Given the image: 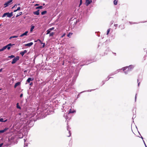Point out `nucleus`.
<instances>
[{
  "label": "nucleus",
  "mask_w": 147,
  "mask_h": 147,
  "mask_svg": "<svg viewBox=\"0 0 147 147\" xmlns=\"http://www.w3.org/2000/svg\"><path fill=\"white\" fill-rule=\"evenodd\" d=\"M130 67H131L132 68H133L134 67V66L131 65L128 67L127 66L122 68V69L124 71V72L125 74H127L129 72L131 71V69H130Z\"/></svg>",
  "instance_id": "1"
},
{
  "label": "nucleus",
  "mask_w": 147,
  "mask_h": 147,
  "mask_svg": "<svg viewBox=\"0 0 147 147\" xmlns=\"http://www.w3.org/2000/svg\"><path fill=\"white\" fill-rule=\"evenodd\" d=\"M7 16V17L9 18H11L12 16V12L9 13V12L5 13L3 14L2 17L3 18Z\"/></svg>",
  "instance_id": "2"
},
{
  "label": "nucleus",
  "mask_w": 147,
  "mask_h": 147,
  "mask_svg": "<svg viewBox=\"0 0 147 147\" xmlns=\"http://www.w3.org/2000/svg\"><path fill=\"white\" fill-rule=\"evenodd\" d=\"M19 57L18 56H17L16 57H15L12 60V61L11 62V63L12 64H14L15 63L16 61L19 60Z\"/></svg>",
  "instance_id": "3"
},
{
  "label": "nucleus",
  "mask_w": 147,
  "mask_h": 147,
  "mask_svg": "<svg viewBox=\"0 0 147 147\" xmlns=\"http://www.w3.org/2000/svg\"><path fill=\"white\" fill-rule=\"evenodd\" d=\"M12 0H9V1L7 2L4 4L5 7L8 6L10 4V3L12 1Z\"/></svg>",
  "instance_id": "4"
},
{
  "label": "nucleus",
  "mask_w": 147,
  "mask_h": 147,
  "mask_svg": "<svg viewBox=\"0 0 147 147\" xmlns=\"http://www.w3.org/2000/svg\"><path fill=\"white\" fill-rule=\"evenodd\" d=\"M92 2V0H86V6H88L89 4L91 3Z\"/></svg>",
  "instance_id": "5"
},
{
  "label": "nucleus",
  "mask_w": 147,
  "mask_h": 147,
  "mask_svg": "<svg viewBox=\"0 0 147 147\" xmlns=\"http://www.w3.org/2000/svg\"><path fill=\"white\" fill-rule=\"evenodd\" d=\"M14 44H12L11 43H9L6 46V47L7 48L8 50H9L10 49L11 47L14 45Z\"/></svg>",
  "instance_id": "6"
},
{
  "label": "nucleus",
  "mask_w": 147,
  "mask_h": 147,
  "mask_svg": "<svg viewBox=\"0 0 147 147\" xmlns=\"http://www.w3.org/2000/svg\"><path fill=\"white\" fill-rule=\"evenodd\" d=\"M69 115H68V113H66V115H64V117L65 118V119H66V120H67V121H68L69 119H70V118L69 117H68Z\"/></svg>",
  "instance_id": "7"
},
{
  "label": "nucleus",
  "mask_w": 147,
  "mask_h": 147,
  "mask_svg": "<svg viewBox=\"0 0 147 147\" xmlns=\"http://www.w3.org/2000/svg\"><path fill=\"white\" fill-rule=\"evenodd\" d=\"M28 33V31H26L24 33H23L22 34L20 35V37H22L24 36H27V34Z\"/></svg>",
  "instance_id": "8"
},
{
  "label": "nucleus",
  "mask_w": 147,
  "mask_h": 147,
  "mask_svg": "<svg viewBox=\"0 0 147 147\" xmlns=\"http://www.w3.org/2000/svg\"><path fill=\"white\" fill-rule=\"evenodd\" d=\"M34 80V78H29L26 80V82L30 83V81H33Z\"/></svg>",
  "instance_id": "9"
},
{
  "label": "nucleus",
  "mask_w": 147,
  "mask_h": 147,
  "mask_svg": "<svg viewBox=\"0 0 147 147\" xmlns=\"http://www.w3.org/2000/svg\"><path fill=\"white\" fill-rule=\"evenodd\" d=\"M76 112V111L74 110H72L71 109H70L69 110V112L68 113V115H69L70 113H74Z\"/></svg>",
  "instance_id": "10"
},
{
  "label": "nucleus",
  "mask_w": 147,
  "mask_h": 147,
  "mask_svg": "<svg viewBox=\"0 0 147 147\" xmlns=\"http://www.w3.org/2000/svg\"><path fill=\"white\" fill-rule=\"evenodd\" d=\"M27 52V51L26 50H24L23 51L21 52L20 53V54L21 55L23 56L24 54L26 53Z\"/></svg>",
  "instance_id": "11"
},
{
  "label": "nucleus",
  "mask_w": 147,
  "mask_h": 147,
  "mask_svg": "<svg viewBox=\"0 0 147 147\" xmlns=\"http://www.w3.org/2000/svg\"><path fill=\"white\" fill-rule=\"evenodd\" d=\"M8 129V128H5L3 130H0V133H4V132L6 131Z\"/></svg>",
  "instance_id": "12"
},
{
  "label": "nucleus",
  "mask_w": 147,
  "mask_h": 147,
  "mask_svg": "<svg viewBox=\"0 0 147 147\" xmlns=\"http://www.w3.org/2000/svg\"><path fill=\"white\" fill-rule=\"evenodd\" d=\"M70 129V128H69V127L68 126H67V129L69 133V136H67L68 137H70L71 136V131L69 130Z\"/></svg>",
  "instance_id": "13"
},
{
  "label": "nucleus",
  "mask_w": 147,
  "mask_h": 147,
  "mask_svg": "<svg viewBox=\"0 0 147 147\" xmlns=\"http://www.w3.org/2000/svg\"><path fill=\"white\" fill-rule=\"evenodd\" d=\"M39 10H38L37 11L33 12L34 14L37 15H39Z\"/></svg>",
  "instance_id": "14"
},
{
  "label": "nucleus",
  "mask_w": 147,
  "mask_h": 147,
  "mask_svg": "<svg viewBox=\"0 0 147 147\" xmlns=\"http://www.w3.org/2000/svg\"><path fill=\"white\" fill-rule=\"evenodd\" d=\"M20 84V82H17L14 85V87L15 88H16L18 86H19Z\"/></svg>",
  "instance_id": "15"
},
{
  "label": "nucleus",
  "mask_w": 147,
  "mask_h": 147,
  "mask_svg": "<svg viewBox=\"0 0 147 147\" xmlns=\"http://www.w3.org/2000/svg\"><path fill=\"white\" fill-rule=\"evenodd\" d=\"M33 44V43L32 42H30V43H27L25 45L26 46L30 47Z\"/></svg>",
  "instance_id": "16"
},
{
  "label": "nucleus",
  "mask_w": 147,
  "mask_h": 147,
  "mask_svg": "<svg viewBox=\"0 0 147 147\" xmlns=\"http://www.w3.org/2000/svg\"><path fill=\"white\" fill-rule=\"evenodd\" d=\"M44 111H41V113H40L39 111H38L37 112V114H38L39 115H41V116L42 115V116H43V115L44 114Z\"/></svg>",
  "instance_id": "17"
},
{
  "label": "nucleus",
  "mask_w": 147,
  "mask_h": 147,
  "mask_svg": "<svg viewBox=\"0 0 147 147\" xmlns=\"http://www.w3.org/2000/svg\"><path fill=\"white\" fill-rule=\"evenodd\" d=\"M121 69H119L118 70H117V71H115L113 74V75L115 74H117L118 72H119Z\"/></svg>",
  "instance_id": "18"
},
{
  "label": "nucleus",
  "mask_w": 147,
  "mask_h": 147,
  "mask_svg": "<svg viewBox=\"0 0 147 147\" xmlns=\"http://www.w3.org/2000/svg\"><path fill=\"white\" fill-rule=\"evenodd\" d=\"M47 11H44L42 12L41 13V14L42 15H44L45 14L47 13Z\"/></svg>",
  "instance_id": "19"
},
{
  "label": "nucleus",
  "mask_w": 147,
  "mask_h": 147,
  "mask_svg": "<svg viewBox=\"0 0 147 147\" xmlns=\"http://www.w3.org/2000/svg\"><path fill=\"white\" fill-rule=\"evenodd\" d=\"M54 34V32H51L49 34V36H53Z\"/></svg>",
  "instance_id": "20"
},
{
  "label": "nucleus",
  "mask_w": 147,
  "mask_h": 147,
  "mask_svg": "<svg viewBox=\"0 0 147 147\" xmlns=\"http://www.w3.org/2000/svg\"><path fill=\"white\" fill-rule=\"evenodd\" d=\"M114 4L115 5H116L117 3V1L116 0H115L113 2Z\"/></svg>",
  "instance_id": "21"
},
{
  "label": "nucleus",
  "mask_w": 147,
  "mask_h": 147,
  "mask_svg": "<svg viewBox=\"0 0 147 147\" xmlns=\"http://www.w3.org/2000/svg\"><path fill=\"white\" fill-rule=\"evenodd\" d=\"M22 13L21 12L19 13L18 14L16 15V17H18L19 16L21 15L22 14Z\"/></svg>",
  "instance_id": "22"
},
{
  "label": "nucleus",
  "mask_w": 147,
  "mask_h": 147,
  "mask_svg": "<svg viewBox=\"0 0 147 147\" xmlns=\"http://www.w3.org/2000/svg\"><path fill=\"white\" fill-rule=\"evenodd\" d=\"M51 31L49 29L47 31V33H46V34H50V32H51Z\"/></svg>",
  "instance_id": "23"
},
{
  "label": "nucleus",
  "mask_w": 147,
  "mask_h": 147,
  "mask_svg": "<svg viewBox=\"0 0 147 147\" xmlns=\"http://www.w3.org/2000/svg\"><path fill=\"white\" fill-rule=\"evenodd\" d=\"M34 28V26H32V27L30 28V32L32 31L33 29Z\"/></svg>",
  "instance_id": "24"
},
{
  "label": "nucleus",
  "mask_w": 147,
  "mask_h": 147,
  "mask_svg": "<svg viewBox=\"0 0 147 147\" xmlns=\"http://www.w3.org/2000/svg\"><path fill=\"white\" fill-rule=\"evenodd\" d=\"M43 7L42 6H38V7H36V9H42V8Z\"/></svg>",
  "instance_id": "25"
},
{
  "label": "nucleus",
  "mask_w": 147,
  "mask_h": 147,
  "mask_svg": "<svg viewBox=\"0 0 147 147\" xmlns=\"http://www.w3.org/2000/svg\"><path fill=\"white\" fill-rule=\"evenodd\" d=\"M16 106H17V108L19 109H21V107L19 106V103H17V104H16Z\"/></svg>",
  "instance_id": "26"
},
{
  "label": "nucleus",
  "mask_w": 147,
  "mask_h": 147,
  "mask_svg": "<svg viewBox=\"0 0 147 147\" xmlns=\"http://www.w3.org/2000/svg\"><path fill=\"white\" fill-rule=\"evenodd\" d=\"M110 28H109V29H108L107 30V35L109 34V32H110Z\"/></svg>",
  "instance_id": "27"
},
{
  "label": "nucleus",
  "mask_w": 147,
  "mask_h": 147,
  "mask_svg": "<svg viewBox=\"0 0 147 147\" xmlns=\"http://www.w3.org/2000/svg\"><path fill=\"white\" fill-rule=\"evenodd\" d=\"M3 119L2 118H0V122H3Z\"/></svg>",
  "instance_id": "28"
},
{
  "label": "nucleus",
  "mask_w": 147,
  "mask_h": 147,
  "mask_svg": "<svg viewBox=\"0 0 147 147\" xmlns=\"http://www.w3.org/2000/svg\"><path fill=\"white\" fill-rule=\"evenodd\" d=\"M14 57V56L13 55H11L9 57H10L11 58H13V57Z\"/></svg>",
  "instance_id": "29"
},
{
  "label": "nucleus",
  "mask_w": 147,
  "mask_h": 147,
  "mask_svg": "<svg viewBox=\"0 0 147 147\" xmlns=\"http://www.w3.org/2000/svg\"><path fill=\"white\" fill-rule=\"evenodd\" d=\"M54 29V27H52V28H49V29L51 31L53 30Z\"/></svg>",
  "instance_id": "30"
},
{
  "label": "nucleus",
  "mask_w": 147,
  "mask_h": 147,
  "mask_svg": "<svg viewBox=\"0 0 147 147\" xmlns=\"http://www.w3.org/2000/svg\"><path fill=\"white\" fill-rule=\"evenodd\" d=\"M82 3V0H80V5H81Z\"/></svg>",
  "instance_id": "31"
},
{
  "label": "nucleus",
  "mask_w": 147,
  "mask_h": 147,
  "mask_svg": "<svg viewBox=\"0 0 147 147\" xmlns=\"http://www.w3.org/2000/svg\"><path fill=\"white\" fill-rule=\"evenodd\" d=\"M2 48L4 50L5 49H6L7 48H6V46H4V47H3Z\"/></svg>",
  "instance_id": "32"
},
{
  "label": "nucleus",
  "mask_w": 147,
  "mask_h": 147,
  "mask_svg": "<svg viewBox=\"0 0 147 147\" xmlns=\"http://www.w3.org/2000/svg\"><path fill=\"white\" fill-rule=\"evenodd\" d=\"M65 34L64 33L62 35V36H61V38H63V37L64 36H65Z\"/></svg>",
  "instance_id": "33"
},
{
  "label": "nucleus",
  "mask_w": 147,
  "mask_h": 147,
  "mask_svg": "<svg viewBox=\"0 0 147 147\" xmlns=\"http://www.w3.org/2000/svg\"><path fill=\"white\" fill-rule=\"evenodd\" d=\"M88 90L85 91V92H91L92 90Z\"/></svg>",
  "instance_id": "34"
},
{
  "label": "nucleus",
  "mask_w": 147,
  "mask_h": 147,
  "mask_svg": "<svg viewBox=\"0 0 147 147\" xmlns=\"http://www.w3.org/2000/svg\"><path fill=\"white\" fill-rule=\"evenodd\" d=\"M20 9V7H18L17 9V10H19Z\"/></svg>",
  "instance_id": "35"
},
{
  "label": "nucleus",
  "mask_w": 147,
  "mask_h": 147,
  "mask_svg": "<svg viewBox=\"0 0 147 147\" xmlns=\"http://www.w3.org/2000/svg\"><path fill=\"white\" fill-rule=\"evenodd\" d=\"M18 37V36H12V37L13 38H17V37Z\"/></svg>",
  "instance_id": "36"
},
{
  "label": "nucleus",
  "mask_w": 147,
  "mask_h": 147,
  "mask_svg": "<svg viewBox=\"0 0 147 147\" xmlns=\"http://www.w3.org/2000/svg\"><path fill=\"white\" fill-rule=\"evenodd\" d=\"M72 34H71V33H69L68 34H67V36H68V37H69V36L70 35H71Z\"/></svg>",
  "instance_id": "37"
},
{
  "label": "nucleus",
  "mask_w": 147,
  "mask_h": 147,
  "mask_svg": "<svg viewBox=\"0 0 147 147\" xmlns=\"http://www.w3.org/2000/svg\"><path fill=\"white\" fill-rule=\"evenodd\" d=\"M3 143H1L0 144V147H1L3 145Z\"/></svg>",
  "instance_id": "38"
},
{
  "label": "nucleus",
  "mask_w": 147,
  "mask_h": 147,
  "mask_svg": "<svg viewBox=\"0 0 147 147\" xmlns=\"http://www.w3.org/2000/svg\"><path fill=\"white\" fill-rule=\"evenodd\" d=\"M4 50L2 48V49H0V52L1 51H3Z\"/></svg>",
  "instance_id": "39"
},
{
  "label": "nucleus",
  "mask_w": 147,
  "mask_h": 147,
  "mask_svg": "<svg viewBox=\"0 0 147 147\" xmlns=\"http://www.w3.org/2000/svg\"><path fill=\"white\" fill-rule=\"evenodd\" d=\"M114 26L115 27H117V26H118V25L117 24H114Z\"/></svg>",
  "instance_id": "40"
},
{
  "label": "nucleus",
  "mask_w": 147,
  "mask_h": 147,
  "mask_svg": "<svg viewBox=\"0 0 147 147\" xmlns=\"http://www.w3.org/2000/svg\"><path fill=\"white\" fill-rule=\"evenodd\" d=\"M23 96V94H21L20 95V97H22Z\"/></svg>",
  "instance_id": "41"
},
{
  "label": "nucleus",
  "mask_w": 147,
  "mask_h": 147,
  "mask_svg": "<svg viewBox=\"0 0 147 147\" xmlns=\"http://www.w3.org/2000/svg\"><path fill=\"white\" fill-rule=\"evenodd\" d=\"M7 121V119H6L5 120H4V121H3V122H6V121Z\"/></svg>",
  "instance_id": "42"
},
{
  "label": "nucleus",
  "mask_w": 147,
  "mask_h": 147,
  "mask_svg": "<svg viewBox=\"0 0 147 147\" xmlns=\"http://www.w3.org/2000/svg\"><path fill=\"white\" fill-rule=\"evenodd\" d=\"M136 95H137V94H136V96H135V101H136Z\"/></svg>",
  "instance_id": "43"
},
{
  "label": "nucleus",
  "mask_w": 147,
  "mask_h": 147,
  "mask_svg": "<svg viewBox=\"0 0 147 147\" xmlns=\"http://www.w3.org/2000/svg\"><path fill=\"white\" fill-rule=\"evenodd\" d=\"M111 78V77H109V78H107V80H108Z\"/></svg>",
  "instance_id": "44"
},
{
  "label": "nucleus",
  "mask_w": 147,
  "mask_h": 147,
  "mask_svg": "<svg viewBox=\"0 0 147 147\" xmlns=\"http://www.w3.org/2000/svg\"><path fill=\"white\" fill-rule=\"evenodd\" d=\"M2 69H0V72H1L2 71Z\"/></svg>",
  "instance_id": "45"
},
{
  "label": "nucleus",
  "mask_w": 147,
  "mask_h": 147,
  "mask_svg": "<svg viewBox=\"0 0 147 147\" xmlns=\"http://www.w3.org/2000/svg\"><path fill=\"white\" fill-rule=\"evenodd\" d=\"M17 11H18V10H17V9H16V10H14V12H15Z\"/></svg>",
  "instance_id": "46"
},
{
  "label": "nucleus",
  "mask_w": 147,
  "mask_h": 147,
  "mask_svg": "<svg viewBox=\"0 0 147 147\" xmlns=\"http://www.w3.org/2000/svg\"><path fill=\"white\" fill-rule=\"evenodd\" d=\"M13 38L12 37V36H11V37H10L9 39H11V38Z\"/></svg>",
  "instance_id": "47"
},
{
  "label": "nucleus",
  "mask_w": 147,
  "mask_h": 147,
  "mask_svg": "<svg viewBox=\"0 0 147 147\" xmlns=\"http://www.w3.org/2000/svg\"><path fill=\"white\" fill-rule=\"evenodd\" d=\"M45 44H44L43 45H42V47H44V46H45Z\"/></svg>",
  "instance_id": "48"
},
{
  "label": "nucleus",
  "mask_w": 147,
  "mask_h": 147,
  "mask_svg": "<svg viewBox=\"0 0 147 147\" xmlns=\"http://www.w3.org/2000/svg\"><path fill=\"white\" fill-rule=\"evenodd\" d=\"M140 84V82H139V83H138V86H139Z\"/></svg>",
  "instance_id": "49"
},
{
  "label": "nucleus",
  "mask_w": 147,
  "mask_h": 147,
  "mask_svg": "<svg viewBox=\"0 0 147 147\" xmlns=\"http://www.w3.org/2000/svg\"><path fill=\"white\" fill-rule=\"evenodd\" d=\"M38 5V4H36L35 5V6H37V5Z\"/></svg>",
  "instance_id": "50"
},
{
  "label": "nucleus",
  "mask_w": 147,
  "mask_h": 147,
  "mask_svg": "<svg viewBox=\"0 0 147 147\" xmlns=\"http://www.w3.org/2000/svg\"><path fill=\"white\" fill-rule=\"evenodd\" d=\"M143 141H144V144H145V145L146 147V144H145V142H144V140H143Z\"/></svg>",
  "instance_id": "51"
},
{
  "label": "nucleus",
  "mask_w": 147,
  "mask_h": 147,
  "mask_svg": "<svg viewBox=\"0 0 147 147\" xmlns=\"http://www.w3.org/2000/svg\"><path fill=\"white\" fill-rule=\"evenodd\" d=\"M130 69H131V70H132L133 68H131V67H130Z\"/></svg>",
  "instance_id": "52"
},
{
  "label": "nucleus",
  "mask_w": 147,
  "mask_h": 147,
  "mask_svg": "<svg viewBox=\"0 0 147 147\" xmlns=\"http://www.w3.org/2000/svg\"><path fill=\"white\" fill-rule=\"evenodd\" d=\"M130 69H131V70H132L133 68H131V67H130Z\"/></svg>",
  "instance_id": "53"
},
{
  "label": "nucleus",
  "mask_w": 147,
  "mask_h": 147,
  "mask_svg": "<svg viewBox=\"0 0 147 147\" xmlns=\"http://www.w3.org/2000/svg\"><path fill=\"white\" fill-rule=\"evenodd\" d=\"M24 142H25L26 141V140L25 139H24Z\"/></svg>",
  "instance_id": "54"
},
{
  "label": "nucleus",
  "mask_w": 147,
  "mask_h": 147,
  "mask_svg": "<svg viewBox=\"0 0 147 147\" xmlns=\"http://www.w3.org/2000/svg\"><path fill=\"white\" fill-rule=\"evenodd\" d=\"M141 138L143 139V138L142 136H141Z\"/></svg>",
  "instance_id": "55"
},
{
  "label": "nucleus",
  "mask_w": 147,
  "mask_h": 147,
  "mask_svg": "<svg viewBox=\"0 0 147 147\" xmlns=\"http://www.w3.org/2000/svg\"><path fill=\"white\" fill-rule=\"evenodd\" d=\"M129 22V23H130V24H132L131 23V22Z\"/></svg>",
  "instance_id": "56"
},
{
  "label": "nucleus",
  "mask_w": 147,
  "mask_h": 147,
  "mask_svg": "<svg viewBox=\"0 0 147 147\" xmlns=\"http://www.w3.org/2000/svg\"><path fill=\"white\" fill-rule=\"evenodd\" d=\"M32 84V83H30V85H31V84Z\"/></svg>",
  "instance_id": "57"
},
{
  "label": "nucleus",
  "mask_w": 147,
  "mask_h": 147,
  "mask_svg": "<svg viewBox=\"0 0 147 147\" xmlns=\"http://www.w3.org/2000/svg\"><path fill=\"white\" fill-rule=\"evenodd\" d=\"M114 54L115 55H116V53H114Z\"/></svg>",
  "instance_id": "58"
},
{
  "label": "nucleus",
  "mask_w": 147,
  "mask_h": 147,
  "mask_svg": "<svg viewBox=\"0 0 147 147\" xmlns=\"http://www.w3.org/2000/svg\"><path fill=\"white\" fill-rule=\"evenodd\" d=\"M137 81H138V79Z\"/></svg>",
  "instance_id": "59"
},
{
  "label": "nucleus",
  "mask_w": 147,
  "mask_h": 147,
  "mask_svg": "<svg viewBox=\"0 0 147 147\" xmlns=\"http://www.w3.org/2000/svg\"><path fill=\"white\" fill-rule=\"evenodd\" d=\"M1 24H0V26H1Z\"/></svg>",
  "instance_id": "60"
},
{
  "label": "nucleus",
  "mask_w": 147,
  "mask_h": 147,
  "mask_svg": "<svg viewBox=\"0 0 147 147\" xmlns=\"http://www.w3.org/2000/svg\"><path fill=\"white\" fill-rule=\"evenodd\" d=\"M146 53H147V52H146Z\"/></svg>",
  "instance_id": "61"
}]
</instances>
